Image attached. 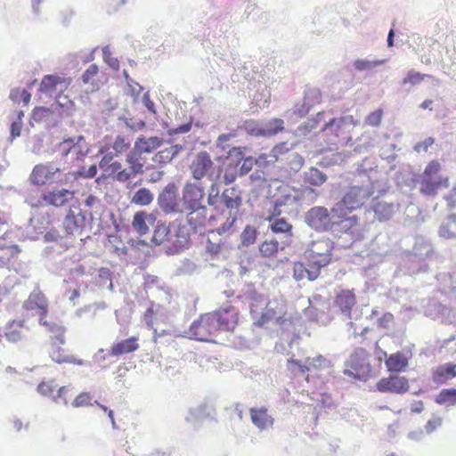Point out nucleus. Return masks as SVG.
I'll return each instance as SVG.
<instances>
[{
	"label": "nucleus",
	"instance_id": "obj_1",
	"mask_svg": "<svg viewBox=\"0 0 456 456\" xmlns=\"http://www.w3.org/2000/svg\"><path fill=\"white\" fill-rule=\"evenodd\" d=\"M162 143L163 139L158 136L139 137L134 142V149L126 157L127 167H123L119 161H112L113 155L111 153L102 156L99 167L105 175L119 183H126L143 173L144 162L142 154L152 152Z\"/></svg>",
	"mask_w": 456,
	"mask_h": 456
},
{
	"label": "nucleus",
	"instance_id": "obj_2",
	"mask_svg": "<svg viewBox=\"0 0 456 456\" xmlns=\"http://www.w3.org/2000/svg\"><path fill=\"white\" fill-rule=\"evenodd\" d=\"M334 243L329 238H322L312 241L304 253L305 263L295 262L293 265V277L297 281L307 279L316 280L322 267L331 262Z\"/></svg>",
	"mask_w": 456,
	"mask_h": 456
},
{
	"label": "nucleus",
	"instance_id": "obj_3",
	"mask_svg": "<svg viewBox=\"0 0 456 456\" xmlns=\"http://www.w3.org/2000/svg\"><path fill=\"white\" fill-rule=\"evenodd\" d=\"M353 219H346L341 216V210L335 204L330 209L322 206L311 208L305 216V224L313 230L320 232H333L335 230L346 233H353L346 222Z\"/></svg>",
	"mask_w": 456,
	"mask_h": 456
},
{
	"label": "nucleus",
	"instance_id": "obj_4",
	"mask_svg": "<svg viewBox=\"0 0 456 456\" xmlns=\"http://www.w3.org/2000/svg\"><path fill=\"white\" fill-rule=\"evenodd\" d=\"M369 189L363 185L349 186L340 200L335 203L337 208L341 210V216L346 219H353L352 222H346L353 233L359 225V218L356 216H350L353 211L361 208L370 198Z\"/></svg>",
	"mask_w": 456,
	"mask_h": 456
},
{
	"label": "nucleus",
	"instance_id": "obj_5",
	"mask_svg": "<svg viewBox=\"0 0 456 456\" xmlns=\"http://www.w3.org/2000/svg\"><path fill=\"white\" fill-rule=\"evenodd\" d=\"M442 166L438 160H431L426 166L419 180V191L427 196H435L441 189L450 186L448 176L440 175Z\"/></svg>",
	"mask_w": 456,
	"mask_h": 456
},
{
	"label": "nucleus",
	"instance_id": "obj_6",
	"mask_svg": "<svg viewBox=\"0 0 456 456\" xmlns=\"http://www.w3.org/2000/svg\"><path fill=\"white\" fill-rule=\"evenodd\" d=\"M215 319L210 313L201 314L190 326L187 334L190 338L199 341L214 342L219 334Z\"/></svg>",
	"mask_w": 456,
	"mask_h": 456
},
{
	"label": "nucleus",
	"instance_id": "obj_7",
	"mask_svg": "<svg viewBox=\"0 0 456 456\" xmlns=\"http://www.w3.org/2000/svg\"><path fill=\"white\" fill-rule=\"evenodd\" d=\"M214 163L210 155L207 151L197 153L193 159L190 169L193 178L200 180L204 176H208L209 180L217 182L221 179L222 168L217 170L213 168Z\"/></svg>",
	"mask_w": 456,
	"mask_h": 456
},
{
	"label": "nucleus",
	"instance_id": "obj_8",
	"mask_svg": "<svg viewBox=\"0 0 456 456\" xmlns=\"http://www.w3.org/2000/svg\"><path fill=\"white\" fill-rule=\"evenodd\" d=\"M287 321L286 303L283 300L273 299L267 303L265 312L255 322V324L263 327L273 322L276 325L282 326Z\"/></svg>",
	"mask_w": 456,
	"mask_h": 456
},
{
	"label": "nucleus",
	"instance_id": "obj_9",
	"mask_svg": "<svg viewBox=\"0 0 456 456\" xmlns=\"http://www.w3.org/2000/svg\"><path fill=\"white\" fill-rule=\"evenodd\" d=\"M235 217L227 218L217 229L211 230L208 235L207 251L211 255H217L227 242V237L232 233Z\"/></svg>",
	"mask_w": 456,
	"mask_h": 456
},
{
	"label": "nucleus",
	"instance_id": "obj_10",
	"mask_svg": "<svg viewBox=\"0 0 456 456\" xmlns=\"http://www.w3.org/2000/svg\"><path fill=\"white\" fill-rule=\"evenodd\" d=\"M368 358L369 354L365 349L356 348L346 361L344 373L355 379H362L370 370Z\"/></svg>",
	"mask_w": 456,
	"mask_h": 456
},
{
	"label": "nucleus",
	"instance_id": "obj_11",
	"mask_svg": "<svg viewBox=\"0 0 456 456\" xmlns=\"http://www.w3.org/2000/svg\"><path fill=\"white\" fill-rule=\"evenodd\" d=\"M218 332H232L239 321V313L233 305H228L211 312Z\"/></svg>",
	"mask_w": 456,
	"mask_h": 456
},
{
	"label": "nucleus",
	"instance_id": "obj_12",
	"mask_svg": "<svg viewBox=\"0 0 456 456\" xmlns=\"http://www.w3.org/2000/svg\"><path fill=\"white\" fill-rule=\"evenodd\" d=\"M61 171L51 164H39L35 166L30 175V182L36 185L51 184L59 180Z\"/></svg>",
	"mask_w": 456,
	"mask_h": 456
},
{
	"label": "nucleus",
	"instance_id": "obj_13",
	"mask_svg": "<svg viewBox=\"0 0 456 456\" xmlns=\"http://www.w3.org/2000/svg\"><path fill=\"white\" fill-rule=\"evenodd\" d=\"M378 391L381 393H392L403 395L409 391V381L403 376H389L382 378L376 385Z\"/></svg>",
	"mask_w": 456,
	"mask_h": 456
},
{
	"label": "nucleus",
	"instance_id": "obj_14",
	"mask_svg": "<svg viewBox=\"0 0 456 456\" xmlns=\"http://www.w3.org/2000/svg\"><path fill=\"white\" fill-rule=\"evenodd\" d=\"M86 224V216L78 207L69 209L64 220L63 227L69 234H80Z\"/></svg>",
	"mask_w": 456,
	"mask_h": 456
},
{
	"label": "nucleus",
	"instance_id": "obj_15",
	"mask_svg": "<svg viewBox=\"0 0 456 456\" xmlns=\"http://www.w3.org/2000/svg\"><path fill=\"white\" fill-rule=\"evenodd\" d=\"M204 188L196 183H186L183 191V202L186 209L204 206Z\"/></svg>",
	"mask_w": 456,
	"mask_h": 456
},
{
	"label": "nucleus",
	"instance_id": "obj_16",
	"mask_svg": "<svg viewBox=\"0 0 456 456\" xmlns=\"http://www.w3.org/2000/svg\"><path fill=\"white\" fill-rule=\"evenodd\" d=\"M246 147L236 146L232 147L228 151V159H234L238 166L241 163L239 167L240 176H244L248 174L255 166H257L256 158L252 156L244 157V151Z\"/></svg>",
	"mask_w": 456,
	"mask_h": 456
},
{
	"label": "nucleus",
	"instance_id": "obj_17",
	"mask_svg": "<svg viewBox=\"0 0 456 456\" xmlns=\"http://www.w3.org/2000/svg\"><path fill=\"white\" fill-rule=\"evenodd\" d=\"M17 245L0 243V267L17 270L20 266Z\"/></svg>",
	"mask_w": 456,
	"mask_h": 456
},
{
	"label": "nucleus",
	"instance_id": "obj_18",
	"mask_svg": "<svg viewBox=\"0 0 456 456\" xmlns=\"http://www.w3.org/2000/svg\"><path fill=\"white\" fill-rule=\"evenodd\" d=\"M221 200L225 208L229 210L226 219L234 216L236 220L239 209L242 204L240 193L235 187H231L223 191Z\"/></svg>",
	"mask_w": 456,
	"mask_h": 456
},
{
	"label": "nucleus",
	"instance_id": "obj_19",
	"mask_svg": "<svg viewBox=\"0 0 456 456\" xmlns=\"http://www.w3.org/2000/svg\"><path fill=\"white\" fill-rule=\"evenodd\" d=\"M29 331L24 319H17L9 322L4 330V337L9 342L16 343L26 338Z\"/></svg>",
	"mask_w": 456,
	"mask_h": 456
},
{
	"label": "nucleus",
	"instance_id": "obj_20",
	"mask_svg": "<svg viewBox=\"0 0 456 456\" xmlns=\"http://www.w3.org/2000/svg\"><path fill=\"white\" fill-rule=\"evenodd\" d=\"M74 197V191L61 189L48 191L42 194L41 205L62 207Z\"/></svg>",
	"mask_w": 456,
	"mask_h": 456
},
{
	"label": "nucleus",
	"instance_id": "obj_21",
	"mask_svg": "<svg viewBox=\"0 0 456 456\" xmlns=\"http://www.w3.org/2000/svg\"><path fill=\"white\" fill-rule=\"evenodd\" d=\"M39 323L45 328L50 334L53 346L63 345L65 343V328L60 322L47 320V317L39 318Z\"/></svg>",
	"mask_w": 456,
	"mask_h": 456
},
{
	"label": "nucleus",
	"instance_id": "obj_22",
	"mask_svg": "<svg viewBox=\"0 0 456 456\" xmlns=\"http://www.w3.org/2000/svg\"><path fill=\"white\" fill-rule=\"evenodd\" d=\"M27 310H37L39 318L47 317L48 301L45 295L39 291H33L24 303Z\"/></svg>",
	"mask_w": 456,
	"mask_h": 456
},
{
	"label": "nucleus",
	"instance_id": "obj_23",
	"mask_svg": "<svg viewBox=\"0 0 456 456\" xmlns=\"http://www.w3.org/2000/svg\"><path fill=\"white\" fill-rule=\"evenodd\" d=\"M160 208L166 212H173L177 207V188L174 183L165 187L159 196Z\"/></svg>",
	"mask_w": 456,
	"mask_h": 456
},
{
	"label": "nucleus",
	"instance_id": "obj_24",
	"mask_svg": "<svg viewBox=\"0 0 456 456\" xmlns=\"http://www.w3.org/2000/svg\"><path fill=\"white\" fill-rule=\"evenodd\" d=\"M356 304V297L354 289H342L335 297L334 305L347 316Z\"/></svg>",
	"mask_w": 456,
	"mask_h": 456
},
{
	"label": "nucleus",
	"instance_id": "obj_25",
	"mask_svg": "<svg viewBox=\"0 0 456 456\" xmlns=\"http://www.w3.org/2000/svg\"><path fill=\"white\" fill-rule=\"evenodd\" d=\"M411 354H405L403 352L391 354L385 361L386 367L389 372H403L408 365Z\"/></svg>",
	"mask_w": 456,
	"mask_h": 456
},
{
	"label": "nucleus",
	"instance_id": "obj_26",
	"mask_svg": "<svg viewBox=\"0 0 456 456\" xmlns=\"http://www.w3.org/2000/svg\"><path fill=\"white\" fill-rule=\"evenodd\" d=\"M138 348V338L131 337L129 338L114 343L109 350V354L113 357H118L126 354L134 353Z\"/></svg>",
	"mask_w": 456,
	"mask_h": 456
},
{
	"label": "nucleus",
	"instance_id": "obj_27",
	"mask_svg": "<svg viewBox=\"0 0 456 456\" xmlns=\"http://www.w3.org/2000/svg\"><path fill=\"white\" fill-rule=\"evenodd\" d=\"M249 414L252 423L260 430L267 429L273 425V418L268 414L265 407L250 408Z\"/></svg>",
	"mask_w": 456,
	"mask_h": 456
},
{
	"label": "nucleus",
	"instance_id": "obj_28",
	"mask_svg": "<svg viewBox=\"0 0 456 456\" xmlns=\"http://www.w3.org/2000/svg\"><path fill=\"white\" fill-rule=\"evenodd\" d=\"M70 83V78L56 75H46L40 83L39 91L42 93H50L55 90L58 85H62L66 89L69 86Z\"/></svg>",
	"mask_w": 456,
	"mask_h": 456
},
{
	"label": "nucleus",
	"instance_id": "obj_29",
	"mask_svg": "<svg viewBox=\"0 0 456 456\" xmlns=\"http://www.w3.org/2000/svg\"><path fill=\"white\" fill-rule=\"evenodd\" d=\"M456 377V363H445L436 367L432 373L436 384H444Z\"/></svg>",
	"mask_w": 456,
	"mask_h": 456
},
{
	"label": "nucleus",
	"instance_id": "obj_30",
	"mask_svg": "<svg viewBox=\"0 0 456 456\" xmlns=\"http://www.w3.org/2000/svg\"><path fill=\"white\" fill-rule=\"evenodd\" d=\"M190 212L187 215V221L190 226L197 231L205 225L207 222L208 209L205 206L199 208H189Z\"/></svg>",
	"mask_w": 456,
	"mask_h": 456
},
{
	"label": "nucleus",
	"instance_id": "obj_31",
	"mask_svg": "<svg viewBox=\"0 0 456 456\" xmlns=\"http://www.w3.org/2000/svg\"><path fill=\"white\" fill-rule=\"evenodd\" d=\"M83 140L82 136H78L77 138H67L64 139L61 142H60L57 146L58 151L66 156L69 153L76 155L78 158V155L82 152V147L79 142Z\"/></svg>",
	"mask_w": 456,
	"mask_h": 456
},
{
	"label": "nucleus",
	"instance_id": "obj_32",
	"mask_svg": "<svg viewBox=\"0 0 456 456\" xmlns=\"http://www.w3.org/2000/svg\"><path fill=\"white\" fill-rule=\"evenodd\" d=\"M372 208L376 218L379 221H387L390 219L395 213V206L392 203H387L384 200H375L372 204Z\"/></svg>",
	"mask_w": 456,
	"mask_h": 456
},
{
	"label": "nucleus",
	"instance_id": "obj_33",
	"mask_svg": "<svg viewBox=\"0 0 456 456\" xmlns=\"http://www.w3.org/2000/svg\"><path fill=\"white\" fill-rule=\"evenodd\" d=\"M131 146V139L126 135H118L112 143V150L114 153L111 151H108L107 148L102 149L100 151L104 155L107 153H111L113 155V159L118 157L124 152L127 151ZM112 161H115L114 159Z\"/></svg>",
	"mask_w": 456,
	"mask_h": 456
},
{
	"label": "nucleus",
	"instance_id": "obj_34",
	"mask_svg": "<svg viewBox=\"0 0 456 456\" xmlns=\"http://www.w3.org/2000/svg\"><path fill=\"white\" fill-rule=\"evenodd\" d=\"M297 202V198L293 195H291L289 192H284L281 196H279L275 201L273 209L269 215V216L266 217L267 221H272L274 216H279L281 214V208L283 206H292Z\"/></svg>",
	"mask_w": 456,
	"mask_h": 456
},
{
	"label": "nucleus",
	"instance_id": "obj_35",
	"mask_svg": "<svg viewBox=\"0 0 456 456\" xmlns=\"http://www.w3.org/2000/svg\"><path fill=\"white\" fill-rule=\"evenodd\" d=\"M50 356L57 363H71L75 365H83L84 362L80 359H77L72 355L68 354L64 349L58 346H54Z\"/></svg>",
	"mask_w": 456,
	"mask_h": 456
},
{
	"label": "nucleus",
	"instance_id": "obj_36",
	"mask_svg": "<svg viewBox=\"0 0 456 456\" xmlns=\"http://www.w3.org/2000/svg\"><path fill=\"white\" fill-rule=\"evenodd\" d=\"M326 180L327 175L316 167H310L303 176L304 183L312 186H321Z\"/></svg>",
	"mask_w": 456,
	"mask_h": 456
},
{
	"label": "nucleus",
	"instance_id": "obj_37",
	"mask_svg": "<svg viewBox=\"0 0 456 456\" xmlns=\"http://www.w3.org/2000/svg\"><path fill=\"white\" fill-rule=\"evenodd\" d=\"M177 146H171L169 148L164 149L157 152L152 158V160L159 166L163 167L166 164L169 163L177 154Z\"/></svg>",
	"mask_w": 456,
	"mask_h": 456
},
{
	"label": "nucleus",
	"instance_id": "obj_38",
	"mask_svg": "<svg viewBox=\"0 0 456 456\" xmlns=\"http://www.w3.org/2000/svg\"><path fill=\"white\" fill-rule=\"evenodd\" d=\"M99 68L96 64H91L82 75V81L85 85L92 86V90L99 88L98 84Z\"/></svg>",
	"mask_w": 456,
	"mask_h": 456
},
{
	"label": "nucleus",
	"instance_id": "obj_39",
	"mask_svg": "<svg viewBox=\"0 0 456 456\" xmlns=\"http://www.w3.org/2000/svg\"><path fill=\"white\" fill-rule=\"evenodd\" d=\"M230 161L225 165L224 168L223 183L225 184H231L236 181L237 177L240 176L238 163L234 159H229Z\"/></svg>",
	"mask_w": 456,
	"mask_h": 456
},
{
	"label": "nucleus",
	"instance_id": "obj_40",
	"mask_svg": "<svg viewBox=\"0 0 456 456\" xmlns=\"http://www.w3.org/2000/svg\"><path fill=\"white\" fill-rule=\"evenodd\" d=\"M284 130V121L281 118H273L263 126V137H271Z\"/></svg>",
	"mask_w": 456,
	"mask_h": 456
},
{
	"label": "nucleus",
	"instance_id": "obj_41",
	"mask_svg": "<svg viewBox=\"0 0 456 456\" xmlns=\"http://www.w3.org/2000/svg\"><path fill=\"white\" fill-rule=\"evenodd\" d=\"M271 223L270 228L274 233H286L289 237L292 236V224H289L285 218H278L274 216Z\"/></svg>",
	"mask_w": 456,
	"mask_h": 456
},
{
	"label": "nucleus",
	"instance_id": "obj_42",
	"mask_svg": "<svg viewBox=\"0 0 456 456\" xmlns=\"http://www.w3.org/2000/svg\"><path fill=\"white\" fill-rule=\"evenodd\" d=\"M148 215L144 211H139L134 215L132 226L140 235H144L149 232V227L146 223Z\"/></svg>",
	"mask_w": 456,
	"mask_h": 456
},
{
	"label": "nucleus",
	"instance_id": "obj_43",
	"mask_svg": "<svg viewBox=\"0 0 456 456\" xmlns=\"http://www.w3.org/2000/svg\"><path fill=\"white\" fill-rule=\"evenodd\" d=\"M436 403L440 405L454 406L456 405V389L446 388L439 392L436 397Z\"/></svg>",
	"mask_w": 456,
	"mask_h": 456
},
{
	"label": "nucleus",
	"instance_id": "obj_44",
	"mask_svg": "<svg viewBox=\"0 0 456 456\" xmlns=\"http://www.w3.org/2000/svg\"><path fill=\"white\" fill-rule=\"evenodd\" d=\"M153 200V194L147 188H141L134 192L131 199V203L138 206L150 205Z\"/></svg>",
	"mask_w": 456,
	"mask_h": 456
},
{
	"label": "nucleus",
	"instance_id": "obj_45",
	"mask_svg": "<svg viewBox=\"0 0 456 456\" xmlns=\"http://www.w3.org/2000/svg\"><path fill=\"white\" fill-rule=\"evenodd\" d=\"M439 234L446 239L456 237V216H451L446 219L440 227Z\"/></svg>",
	"mask_w": 456,
	"mask_h": 456
},
{
	"label": "nucleus",
	"instance_id": "obj_46",
	"mask_svg": "<svg viewBox=\"0 0 456 456\" xmlns=\"http://www.w3.org/2000/svg\"><path fill=\"white\" fill-rule=\"evenodd\" d=\"M169 227L164 224H158L153 232L152 241L156 245H161L167 241H169Z\"/></svg>",
	"mask_w": 456,
	"mask_h": 456
},
{
	"label": "nucleus",
	"instance_id": "obj_47",
	"mask_svg": "<svg viewBox=\"0 0 456 456\" xmlns=\"http://www.w3.org/2000/svg\"><path fill=\"white\" fill-rule=\"evenodd\" d=\"M259 251L265 257H273L279 251V242L276 240H265L260 246Z\"/></svg>",
	"mask_w": 456,
	"mask_h": 456
},
{
	"label": "nucleus",
	"instance_id": "obj_48",
	"mask_svg": "<svg viewBox=\"0 0 456 456\" xmlns=\"http://www.w3.org/2000/svg\"><path fill=\"white\" fill-rule=\"evenodd\" d=\"M248 134L255 137H263V126L254 119L246 120L240 126Z\"/></svg>",
	"mask_w": 456,
	"mask_h": 456
},
{
	"label": "nucleus",
	"instance_id": "obj_49",
	"mask_svg": "<svg viewBox=\"0 0 456 456\" xmlns=\"http://www.w3.org/2000/svg\"><path fill=\"white\" fill-rule=\"evenodd\" d=\"M430 77L427 74H422L419 71H416L415 69H410L406 76L403 78L401 84L403 86H417L419 85L425 77Z\"/></svg>",
	"mask_w": 456,
	"mask_h": 456
},
{
	"label": "nucleus",
	"instance_id": "obj_50",
	"mask_svg": "<svg viewBox=\"0 0 456 456\" xmlns=\"http://www.w3.org/2000/svg\"><path fill=\"white\" fill-rule=\"evenodd\" d=\"M288 370L297 375V374H305L310 370V366L306 365V362L303 363L299 360L289 359L287 362Z\"/></svg>",
	"mask_w": 456,
	"mask_h": 456
},
{
	"label": "nucleus",
	"instance_id": "obj_51",
	"mask_svg": "<svg viewBox=\"0 0 456 456\" xmlns=\"http://www.w3.org/2000/svg\"><path fill=\"white\" fill-rule=\"evenodd\" d=\"M10 99L13 102H22L27 106L31 99V94L26 89L14 88L10 93Z\"/></svg>",
	"mask_w": 456,
	"mask_h": 456
},
{
	"label": "nucleus",
	"instance_id": "obj_52",
	"mask_svg": "<svg viewBox=\"0 0 456 456\" xmlns=\"http://www.w3.org/2000/svg\"><path fill=\"white\" fill-rule=\"evenodd\" d=\"M92 401L93 396L90 393L82 392L74 398L71 405L74 408L89 407L93 405Z\"/></svg>",
	"mask_w": 456,
	"mask_h": 456
},
{
	"label": "nucleus",
	"instance_id": "obj_53",
	"mask_svg": "<svg viewBox=\"0 0 456 456\" xmlns=\"http://www.w3.org/2000/svg\"><path fill=\"white\" fill-rule=\"evenodd\" d=\"M383 118V110L381 109L375 110L370 112L364 120V126H379Z\"/></svg>",
	"mask_w": 456,
	"mask_h": 456
},
{
	"label": "nucleus",
	"instance_id": "obj_54",
	"mask_svg": "<svg viewBox=\"0 0 456 456\" xmlns=\"http://www.w3.org/2000/svg\"><path fill=\"white\" fill-rule=\"evenodd\" d=\"M257 232L256 228L248 225L241 233V242L245 246L253 244L256 241Z\"/></svg>",
	"mask_w": 456,
	"mask_h": 456
},
{
	"label": "nucleus",
	"instance_id": "obj_55",
	"mask_svg": "<svg viewBox=\"0 0 456 456\" xmlns=\"http://www.w3.org/2000/svg\"><path fill=\"white\" fill-rule=\"evenodd\" d=\"M384 62H385L384 60H380V61L356 60L354 62V67L355 68V69H357L359 71H363V70L371 69L372 68L379 66L380 64H383Z\"/></svg>",
	"mask_w": 456,
	"mask_h": 456
},
{
	"label": "nucleus",
	"instance_id": "obj_56",
	"mask_svg": "<svg viewBox=\"0 0 456 456\" xmlns=\"http://www.w3.org/2000/svg\"><path fill=\"white\" fill-rule=\"evenodd\" d=\"M57 388V385L54 384L53 380L42 381L37 386V391L43 395H52Z\"/></svg>",
	"mask_w": 456,
	"mask_h": 456
},
{
	"label": "nucleus",
	"instance_id": "obj_57",
	"mask_svg": "<svg viewBox=\"0 0 456 456\" xmlns=\"http://www.w3.org/2000/svg\"><path fill=\"white\" fill-rule=\"evenodd\" d=\"M443 425V418L438 415H433L430 419L425 425V431L428 434H431Z\"/></svg>",
	"mask_w": 456,
	"mask_h": 456
},
{
	"label": "nucleus",
	"instance_id": "obj_58",
	"mask_svg": "<svg viewBox=\"0 0 456 456\" xmlns=\"http://www.w3.org/2000/svg\"><path fill=\"white\" fill-rule=\"evenodd\" d=\"M257 166L265 167L273 165L277 162V158L273 154L272 151L269 153H261L256 158Z\"/></svg>",
	"mask_w": 456,
	"mask_h": 456
},
{
	"label": "nucleus",
	"instance_id": "obj_59",
	"mask_svg": "<svg viewBox=\"0 0 456 456\" xmlns=\"http://www.w3.org/2000/svg\"><path fill=\"white\" fill-rule=\"evenodd\" d=\"M346 124H351L354 126H355L359 124V121L354 119L353 116L348 115V116L341 117L338 119H336V118L331 119L327 124V126H333L334 125H336L337 126H341L346 125Z\"/></svg>",
	"mask_w": 456,
	"mask_h": 456
},
{
	"label": "nucleus",
	"instance_id": "obj_60",
	"mask_svg": "<svg viewBox=\"0 0 456 456\" xmlns=\"http://www.w3.org/2000/svg\"><path fill=\"white\" fill-rule=\"evenodd\" d=\"M236 136H237L236 132L222 134L217 137L216 145L218 149H221L224 151L228 146V142H230V140Z\"/></svg>",
	"mask_w": 456,
	"mask_h": 456
},
{
	"label": "nucleus",
	"instance_id": "obj_61",
	"mask_svg": "<svg viewBox=\"0 0 456 456\" xmlns=\"http://www.w3.org/2000/svg\"><path fill=\"white\" fill-rule=\"evenodd\" d=\"M306 365L310 366V370H319L325 366L326 360L323 356L318 355L316 357H307L305 359Z\"/></svg>",
	"mask_w": 456,
	"mask_h": 456
},
{
	"label": "nucleus",
	"instance_id": "obj_62",
	"mask_svg": "<svg viewBox=\"0 0 456 456\" xmlns=\"http://www.w3.org/2000/svg\"><path fill=\"white\" fill-rule=\"evenodd\" d=\"M219 190L216 184H212L210 187V191L208 196V203L209 206L215 207L217 208V203L219 200Z\"/></svg>",
	"mask_w": 456,
	"mask_h": 456
},
{
	"label": "nucleus",
	"instance_id": "obj_63",
	"mask_svg": "<svg viewBox=\"0 0 456 456\" xmlns=\"http://www.w3.org/2000/svg\"><path fill=\"white\" fill-rule=\"evenodd\" d=\"M56 102L65 110H70L74 107V102L67 95L60 93L56 97Z\"/></svg>",
	"mask_w": 456,
	"mask_h": 456
},
{
	"label": "nucleus",
	"instance_id": "obj_64",
	"mask_svg": "<svg viewBox=\"0 0 456 456\" xmlns=\"http://www.w3.org/2000/svg\"><path fill=\"white\" fill-rule=\"evenodd\" d=\"M271 151L278 161L281 156L289 152V148L287 146V142H281L276 144Z\"/></svg>",
	"mask_w": 456,
	"mask_h": 456
}]
</instances>
